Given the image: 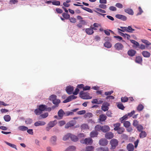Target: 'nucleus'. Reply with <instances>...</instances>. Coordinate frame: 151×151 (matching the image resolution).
I'll return each mask as SVG.
<instances>
[{"label":"nucleus","mask_w":151,"mask_h":151,"mask_svg":"<svg viewBox=\"0 0 151 151\" xmlns=\"http://www.w3.org/2000/svg\"><path fill=\"white\" fill-rule=\"evenodd\" d=\"M46 105L44 104L40 105L38 109H35L34 113L36 115H39L42 113L43 111H45L46 109Z\"/></svg>","instance_id":"f257e3e1"},{"label":"nucleus","mask_w":151,"mask_h":151,"mask_svg":"<svg viewBox=\"0 0 151 151\" xmlns=\"http://www.w3.org/2000/svg\"><path fill=\"white\" fill-rule=\"evenodd\" d=\"M80 142L82 144L91 145L93 143V140L91 138L88 137L81 140Z\"/></svg>","instance_id":"f03ea898"},{"label":"nucleus","mask_w":151,"mask_h":151,"mask_svg":"<svg viewBox=\"0 0 151 151\" xmlns=\"http://www.w3.org/2000/svg\"><path fill=\"white\" fill-rule=\"evenodd\" d=\"M110 143L111 146V149H114L118 145V141L116 139H113L111 140Z\"/></svg>","instance_id":"7ed1b4c3"},{"label":"nucleus","mask_w":151,"mask_h":151,"mask_svg":"<svg viewBox=\"0 0 151 151\" xmlns=\"http://www.w3.org/2000/svg\"><path fill=\"white\" fill-rule=\"evenodd\" d=\"M76 121L75 120L70 121L65 124V128L66 129H68L70 127H73L76 124Z\"/></svg>","instance_id":"20e7f679"},{"label":"nucleus","mask_w":151,"mask_h":151,"mask_svg":"<svg viewBox=\"0 0 151 151\" xmlns=\"http://www.w3.org/2000/svg\"><path fill=\"white\" fill-rule=\"evenodd\" d=\"M109 106L110 104L109 103L107 102H104L103 103L101 109L104 111H106L108 110Z\"/></svg>","instance_id":"39448f33"},{"label":"nucleus","mask_w":151,"mask_h":151,"mask_svg":"<svg viewBox=\"0 0 151 151\" xmlns=\"http://www.w3.org/2000/svg\"><path fill=\"white\" fill-rule=\"evenodd\" d=\"M77 98L76 96L74 95H71L69 96L63 102V103H65L71 101L72 99H76Z\"/></svg>","instance_id":"423d86ee"},{"label":"nucleus","mask_w":151,"mask_h":151,"mask_svg":"<svg viewBox=\"0 0 151 151\" xmlns=\"http://www.w3.org/2000/svg\"><path fill=\"white\" fill-rule=\"evenodd\" d=\"M73 87L71 86H68L66 88V91L67 93L69 94H72L73 93Z\"/></svg>","instance_id":"0eeeda50"},{"label":"nucleus","mask_w":151,"mask_h":151,"mask_svg":"<svg viewBox=\"0 0 151 151\" xmlns=\"http://www.w3.org/2000/svg\"><path fill=\"white\" fill-rule=\"evenodd\" d=\"M108 142L105 138H102L99 141V143L100 145L102 146H106L108 144Z\"/></svg>","instance_id":"6e6552de"},{"label":"nucleus","mask_w":151,"mask_h":151,"mask_svg":"<svg viewBox=\"0 0 151 151\" xmlns=\"http://www.w3.org/2000/svg\"><path fill=\"white\" fill-rule=\"evenodd\" d=\"M116 50H122L124 48L123 45L120 43H117L115 44L114 46Z\"/></svg>","instance_id":"1a4fd4ad"},{"label":"nucleus","mask_w":151,"mask_h":151,"mask_svg":"<svg viewBox=\"0 0 151 151\" xmlns=\"http://www.w3.org/2000/svg\"><path fill=\"white\" fill-rule=\"evenodd\" d=\"M57 137L56 136H52L50 139L51 143L53 145H55L56 144V141L57 140Z\"/></svg>","instance_id":"9d476101"},{"label":"nucleus","mask_w":151,"mask_h":151,"mask_svg":"<svg viewBox=\"0 0 151 151\" xmlns=\"http://www.w3.org/2000/svg\"><path fill=\"white\" fill-rule=\"evenodd\" d=\"M115 17L116 18L121 19L123 21H125L127 20V18L126 17L123 15L117 14L116 15Z\"/></svg>","instance_id":"9b49d317"},{"label":"nucleus","mask_w":151,"mask_h":151,"mask_svg":"<svg viewBox=\"0 0 151 151\" xmlns=\"http://www.w3.org/2000/svg\"><path fill=\"white\" fill-rule=\"evenodd\" d=\"M114 137V134L112 132L106 133L105 134V137L107 139H110Z\"/></svg>","instance_id":"f8f14e48"},{"label":"nucleus","mask_w":151,"mask_h":151,"mask_svg":"<svg viewBox=\"0 0 151 151\" xmlns=\"http://www.w3.org/2000/svg\"><path fill=\"white\" fill-rule=\"evenodd\" d=\"M107 118V116L105 114H101L99 116L98 120L99 122H104L106 120Z\"/></svg>","instance_id":"ddd939ff"},{"label":"nucleus","mask_w":151,"mask_h":151,"mask_svg":"<svg viewBox=\"0 0 151 151\" xmlns=\"http://www.w3.org/2000/svg\"><path fill=\"white\" fill-rule=\"evenodd\" d=\"M46 124V123L44 121H38L35 122L34 123V125L36 127L40 126H44Z\"/></svg>","instance_id":"4468645a"},{"label":"nucleus","mask_w":151,"mask_h":151,"mask_svg":"<svg viewBox=\"0 0 151 151\" xmlns=\"http://www.w3.org/2000/svg\"><path fill=\"white\" fill-rule=\"evenodd\" d=\"M110 130V128L109 126L106 125L102 126L101 131L104 133H106Z\"/></svg>","instance_id":"2eb2a0df"},{"label":"nucleus","mask_w":151,"mask_h":151,"mask_svg":"<svg viewBox=\"0 0 151 151\" xmlns=\"http://www.w3.org/2000/svg\"><path fill=\"white\" fill-rule=\"evenodd\" d=\"M136 52L135 50L133 49H130L128 51L127 54L129 56L133 57L135 55Z\"/></svg>","instance_id":"dca6fc26"},{"label":"nucleus","mask_w":151,"mask_h":151,"mask_svg":"<svg viewBox=\"0 0 151 151\" xmlns=\"http://www.w3.org/2000/svg\"><path fill=\"white\" fill-rule=\"evenodd\" d=\"M130 40L131 42L134 44L132 46L133 47L137 48L139 46V43L135 40Z\"/></svg>","instance_id":"f3484780"},{"label":"nucleus","mask_w":151,"mask_h":151,"mask_svg":"<svg viewBox=\"0 0 151 151\" xmlns=\"http://www.w3.org/2000/svg\"><path fill=\"white\" fill-rule=\"evenodd\" d=\"M127 148L129 151H133L134 149L133 145L131 143L128 144L127 145Z\"/></svg>","instance_id":"a211bd4d"},{"label":"nucleus","mask_w":151,"mask_h":151,"mask_svg":"<svg viewBox=\"0 0 151 151\" xmlns=\"http://www.w3.org/2000/svg\"><path fill=\"white\" fill-rule=\"evenodd\" d=\"M70 138L72 141L74 142H77L78 139V137L77 136L71 134Z\"/></svg>","instance_id":"6ab92c4d"},{"label":"nucleus","mask_w":151,"mask_h":151,"mask_svg":"<svg viewBox=\"0 0 151 151\" xmlns=\"http://www.w3.org/2000/svg\"><path fill=\"white\" fill-rule=\"evenodd\" d=\"M143 56L145 58H149L150 56V52L145 51H143L142 52Z\"/></svg>","instance_id":"aec40b11"},{"label":"nucleus","mask_w":151,"mask_h":151,"mask_svg":"<svg viewBox=\"0 0 151 151\" xmlns=\"http://www.w3.org/2000/svg\"><path fill=\"white\" fill-rule=\"evenodd\" d=\"M142 61V59L141 57L137 56L136 58L135 62L136 63L140 64Z\"/></svg>","instance_id":"412c9836"},{"label":"nucleus","mask_w":151,"mask_h":151,"mask_svg":"<svg viewBox=\"0 0 151 151\" xmlns=\"http://www.w3.org/2000/svg\"><path fill=\"white\" fill-rule=\"evenodd\" d=\"M57 123L56 120L50 121L47 124L51 128L55 126Z\"/></svg>","instance_id":"4be33fe9"},{"label":"nucleus","mask_w":151,"mask_h":151,"mask_svg":"<svg viewBox=\"0 0 151 151\" xmlns=\"http://www.w3.org/2000/svg\"><path fill=\"white\" fill-rule=\"evenodd\" d=\"M98 134V132L95 130L91 132L90 133V136L91 137H96L97 136Z\"/></svg>","instance_id":"5701e85b"},{"label":"nucleus","mask_w":151,"mask_h":151,"mask_svg":"<svg viewBox=\"0 0 151 151\" xmlns=\"http://www.w3.org/2000/svg\"><path fill=\"white\" fill-rule=\"evenodd\" d=\"M91 27H90V28H87L85 30L86 33L89 35H91L92 34L93 32V31L92 29H91Z\"/></svg>","instance_id":"b1692460"},{"label":"nucleus","mask_w":151,"mask_h":151,"mask_svg":"<svg viewBox=\"0 0 151 151\" xmlns=\"http://www.w3.org/2000/svg\"><path fill=\"white\" fill-rule=\"evenodd\" d=\"M124 10L125 12L128 14L130 15H132L134 14L133 11L131 9L129 8L125 9H124Z\"/></svg>","instance_id":"393cba45"},{"label":"nucleus","mask_w":151,"mask_h":151,"mask_svg":"<svg viewBox=\"0 0 151 151\" xmlns=\"http://www.w3.org/2000/svg\"><path fill=\"white\" fill-rule=\"evenodd\" d=\"M76 149V147L75 146H70L65 150V151H75Z\"/></svg>","instance_id":"a878e982"},{"label":"nucleus","mask_w":151,"mask_h":151,"mask_svg":"<svg viewBox=\"0 0 151 151\" xmlns=\"http://www.w3.org/2000/svg\"><path fill=\"white\" fill-rule=\"evenodd\" d=\"M40 115L39 119H42L45 118L47 117L48 116V114L47 112H46L43 114H41Z\"/></svg>","instance_id":"bb28decb"},{"label":"nucleus","mask_w":151,"mask_h":151,"mask_svg":"<svg viewBox=\"0 0 151 151\" xmlns=\"http://www.w3.org/2000/svg\"><path fill=\"white\" fill-rule=\"evenodd\" d=\"M58 116L61 117V119L62 118L64 115H65V112L62 109H60L58 111Z\"/></svg>","instance_id":"cd10ccee"},{"label":"nucleus","mask_w":151,"mask_h":151,"mask_svg":"<svg viewBox=\"0 0 151 151\" xmlns=\"http://www.w3.org/2000/svg\"><path fill=\"white\" fill-rule=\"evenodd\" d=\"M18 129L20 131H24L27 130L28 129V128L27 127L25 126H21L19 127H18Z\"/></svg>","instance_id":"c85d7f7f"},{"label":"nucleus","mask_w":151,"mask_h":151,"mask_svg":"<svg viewBox=\"0 0 151 151\" xmlns=\"http://www.w3.org/2000/svg\"><path fill=\"white\" fill-rule=\"evenodd\" d=\"M147 134L145 131H142L139 134V137L140 138H143L146 137Z\"/></svg>","instance_id":"c756f323"},{"label":"nucleus","mask_w":151,"mask_h":151,"mask_svg":"<svg viewBox=\"0 0 151 151\" xmlns=\"http://www.w3.org/2000/svg\"><path fill=\"white\" fill-rule=\"evenodd\" d=\"M94 129L97 132L101 131L102 126L100 124L97 125L95 126Z\"/></svg>","instance_id":"7c9ffc66"},{"label":"nucleus","mask_w":151,"mask_h":151,"mask_svg":"<svg viewBox=\"0 0 151 151\" xmlns=\"http://www.w3.org/2000/svg\"><path fill=\"white\" fill-rule=\"evenodd\" d=\"M117 107L119 109L122 110H124L125 108V107L124 106L123 104L120 102L118 103Z\"/></svg>","instance_id":"2f4dec72"},{"label":"nucleus","mask_w":151,"mask_h":151,"mask_svg":"<svg viewBox=\"0 0 151 151\" xmlns=\"http://www.w3.org/2000/svg\"><path fill=\"white\" fill-rule=\"evenodd\" d=\"M124 126L126 128H128L130 125L131 124L129 121H123Z\"/></svg>","instance_id":"473e14b6"},{"label":"nucleus","mask_w":151,"mask_h":151,"mask_svg":"<svg viewBox=\"0 0 151 151\" xmlns=\"http://www.w3.org/2000/svg\"><path fill=\"white\" fill-rule=\"evenodd\" d=\"M128 116L127 114H125L123 117L120 118V120L121 123H123L124 120H126L128 119Z\"/></svg>","instance_id":"72a5a7b5"},{"label":"nucleus","mask_w":151,"mask_h":151,"mask_svg":"<svg viewBox=\"0 0 151 151\" xmlns=\"http://www.w3.org/2000/svg\"><path fill=\"white\" fill-rule=\"evenodd\" d=\"M4 119L5 121L6 122H8L11 120V117L9 115H6L4 116Z\"/></svg>","instance_id":"f704fd0d"},{"label":"nucleus","mask_w":151,"mask_h":151,"mask_svg":"<svg viewBox=\"0 0 151 151\" xmlns=\"http://www.w3.org/2000/svg\"><path fill=\"white\" fill-rule=\"evenodd\" d=\"M4 142H5V143L7 145L9 146H10V147H12L13 148H15V149H16V150H17V147H16V146L15 145H14V144H11V143H10L6 141H4Z\"/></svg>","instance_id":"c9c22d12"},{"label":"nucleus","mask_w":151,"mask_h":151,"mask_svg":"<svg viewBox=\"0 0 151 151\" xmlns=\"http://www.w3.org/2000/svg\"><path fill=\"white\" fill-rule=\"evenodd\" d=\"M62 15L63 18L66 19H69L70 18V15L68 13L64 12L63 13Z\"/></svg>","instance_id":"e433bc0d"},{"label":"nucleus","mask_w":151,"mask_h":151,"mask_svg":"<svg viewBox=\"0 0 151 151\" xmlns=\"http://www.w3.org/2000/svg\"><path fill=\"white\" fill-rule=\"evenodd\" d=\"M104 46L107 48H110L111 47V44L109 42H106L104 44Z\"/></svg>","instance_id":"4c0bfd02"},{"label":"nucleus","mask_w":151,"mask_h":151,"mask_svg":"<svg viewBox=\"0 0 151 151\" xmlns=\"http://www.w3.org/2000/svg\"><path fill=\"white\" fill-rule=\"evenodd\" d=\"M85 93L83 91H81L80 93V97L83 99H90L91 97L89 98H85V96H81L85 94Z\"/></svg>","instance_id":"58836bf2"},{"label":"nucleus","mask_w":151,"mask_h":151,"mask_svg":"<svg viewBox=\"0 0 151 151\" xmlns=\"http://www.w3.org/2000/svg\"><path fill=\"white\" fill-rule=\"evenodd\" d=\"M32 122V120L30 118H27L26 119L25 122L27 124H30Z\"/></svg>","instance_id":"ea45409f"},{"label":"nucleus","mask_w":151,"mask_h":151,"mask_svg":"<svg viewBox=\"0 0 151 151\" xmlns=\"http://www.w3.org/2000/svg\"><path fill=\"white\" fill-rule=\"evenodd\" d=\"M70 133H68L65 135L63 137V140L64 141H65L68 140L69 138H70Z\"/></svg>","instance_id":"a19ab883"},{"label":"nucleus","mask_w":151,"mask_h":151,"mask_svg":"<svg viewBox=\"0 0 151 151\" xmlns=\"http://www.w3.org/2000/svg\"><path fill=\"white\" fill-rule=\"evenodd\" d=\"M81 8L91 13L93 12V11L91 9L89 8L86 7H81Z\"/></svg>","instance_id":"79ce46f5"},{"label":"nucleus","mask_w":151,"mask_h":151,"mask_svg":"<svg viewBox=\"0 0 151 151\" xmlns=\"http://www.w3.org/2000/svg\"><path fill=\"white\" fill-rule=\"evenodd\" d=\"M52 101V103L56 105L57 106L58 104L60 103V101L59 99H56L55 100H53Z\"/></svg>","instance_id":"37998d69"},{"label":"nucleus","mask_w":151,"mask_h":151,"mask_svg":"<svg viewBox=\"0 0 151 151\" xmlns=\"http://www.w3.org/2000/svg\"><path fill=\"white\" fill-rule=\"evenodd\" d=\"M57 96L55 94H52L49 97V99L50 101H53V100H55L56 99Z\"/></svg>","instance_id":"c03bdc74"},{"label":"nucleus","mask_w":151,"mask_h":151,"mask_svg":"<svg viewBox=\"0 0 151 151\" xmlns=\"http://www.w3.org/2000/svg\"><path fill=\"white\" fill-rule=\"evenodd\" d=\"M128 100V98L127 96L124 97H122L121 98V101L122 102L125 103Z\"/></svg>","instance_id":"a18cd8bd"},{"label":"nucleus","mask_w":151,"mask_h":151,"mask_svg":"<svg viewBox=\"0 0 151 151\" xmlns=\"http://www.w3.org/2000/svg\"><path fill=\"white\" fill-rule=\"evenodd\" d=\"M127 32L130 33H132L133 31L135 30L134 29L132 28L131 26H130L127 27Z\"/></svg>","instance_id":"49530a36"},{"label":"nucleus","mask_w":151,"mask_h":151,"mask_svg":"<svg viewBox=\"0 0 151 151\" xmlns=\"http://www.w3.org/2000/svg\"><path fill=\"white\" fill-rule=\"evenodd\" d=\"M144 108L143 106L141 104L139 105L137 107V110L139 111H142Z\"/></svg>","instance_id":"de8ad7c7"},{"label":"nucleus","mask_w":151,"mask_h":151,"mask_svg":"<svg viewBox=\"0 0 151 151\" xmlns=\"http://www.w3.org/2000/svg\"><path fill=\"white\" fill-rule=\"evenodd\" d=\"M141 41L143 43L146 44V45H150L151 43L149 42L148 40H142Z\"/></svg>","instance_id":"09e8293b"},{"label":"nucleus","mask_w":151,"mask_h":151,"mask_svg":"<svg viewBox=\"0 0 151 151\" xmlns=\"http://www.w3.org/2000/svg\"><path fill=\"white\" fill-rule=\"evenodd\" d=\"M52 4L56 6H60V2L59 1H53L52 2Z\"/></svg>","instance_id":"8fccbe9b"},{"label":"nucleus","mask_w":151,"mask_h":151,"mask_svg":"<svg viewBox=\"0 0 151 151\" xmlns=\"http://www.w3.org/2000/svg\"><path fill=\"white\" fill-rule=\"evenodd\" d=\"M124 128H119L117 132L119 134H122L124 132Z\"/></svg>","instance_id":"3c124183"},{"label":"nucleus","mask_w":151,"mask_h":151,"mask_svg":"<svg viewBox=\"0 0 151 151\" xmlns=\"http://www.w3.org/2000/svg\"><path fill=\"white\" fill-rule=\"evenodd\" d=\"M81 128L82 129L88 128V126L86 124H84L81 125Z\"/></svg>","instance_id":"603ef678"},{"label":"nucleus","mask_w":151,"mask_h":151,"mask_svg":"<svg viewBox=\"0 0 151 151\" xmlns=\"http://www.w3.org/2000/svg\"><path fill=\"white\" fill-rule=\"evenodd\" d=\"M122 138L123 139H124L125 140H128V137L127 135L124 134H122Z\"/></svg>","instance_id":"864d4df0"},{"label":"nucleus","mask_w":151,"mask_h":151,"mask_svg":"<svg viewBox=\"0 0 151 151\" xmlns=\"http://www.w3.org/2000/svg\"><path fill=\"white\" fill-rule=\"evenodd\" d=\"M73 114V112L71 111H66L65 112V116H68L69 115H72Z\"/></svg>","instance_id":"5fc2aeb1"},{"label":"nucleus","mask_w":151,"mask_h":151,"mask_svg":"<svg viewBox=\"0 0 151 151\" xmlns=\"http://www.w3.org/2000/svg\"><path fill=\"white\" fill-rule=\"evenodd\" d=\"M112 113L110 110L107 111L106 112V115L109 117H112Z\"/></svg>","instance_id":"6e6d98bb"},{"label":"nucleus","mask_w":151,"mask_h":151,"mask_svg":"<svg viewBox=\"0 0 151 151\" xmlns=\"http://www.w3.org/2000/svg\"><path fill=\"white\" fill-rule=\"evenodd\" d=\"M66 123V122L64 120H61L59 121L58 122V124H59V125L60 126H62L64 125Z\"/></svg>","instance_id":"4d7b16f0"},{"label":"nucleus","mask_w":151,"mask_h":151,"mask_svg":"<svg viewBox=\"0 0 151 151\" xmlns=\"http://www.w3.org/2000/svg\"><path fill=\"white\" fill-rule=\"evenodd\" d=\"M137 130L139 132H141L142 131V130L143 129V127L141 125H139L137 126L136 127Z\"/></svg>","instance_id":"13d9d810"},{"label":"nucleus","mask_w":151,"mask_h":151,"mask_svg":"<svg viewBox=\"0 0 151 151\" xmlns=\"http://www.w3.org/2000/svg\"><path fill=\"white\" fill-rule=\"evenodd\" d=\"M69 19L70 21V22L71 23H74L76 22V19L74 17L70 18Z\"/></svg>","instance_id":"bf43d9fd"},{"label":"nucleus","mask_w":151,"mask_h":151,"mask_svg":"<svg viewBox=\"0 0 151 151\" xmlns=\"http://www.w3.org/2000/svg\"><path fill=\"white\" fill-rule=\"evenodd\" d=\"M99 6L100 8L102 9H106L107 8L106 5L101 4H99Z\"/></svg>","instance_id":"052dcab7"},{"label":"nucleus","mask_w":151,"mask_h":151,"mask_svg":"<svg viewBox=\"0 0 151 151\" xmlns=\"http://www.w3.org/2000/svg\"><path fill=\"white\" fill-rule=\"evenodd\" d=\"M138 9L139 10V12L137 13L136 15L137 16L141 15L143 12V11L140 7H139Z\"/></svg>","instance_id":"680f3d73"},{"label":"nucleus","mask_w":151,"mask_h":151,"mask_svg":"<svg viewBox=\"0 0 151 151\" xmlns=\"http://www.w3.org/2000/svg\"><path fill=\"white\" fill-rule=\"evenodd\" d=\"M101 151H108L109 149L107 147H101L100 148Z\"/></svg>","instance_id":"e2e57ef3"},{"label":"nucleus","mask_w":151,"mask_h":151,"mask_svg":"<svg viewBox=\"0 0 151 151\" xmlns=\"http://www.w3.org/2000/svg\"><path fill=\"white\" fill-rule=\"evenodd\" d=\"M109 9L112 11H115L116 10V8L114 6H110L109 8Z\"/></svg>","instance_id":"0e129e2a"},{"label":"nucleus","mask_w":151,"mask_h":151,"mask_svg":"<svg viewBox=\"0 0 151 151\" xmlns=\"http://www.w3.org/2000/svg\"><path fill=\"white\" fill-rule=\"evenodd\" d=\"M86 111L84 110H81L77 112V113L78 115H82L86 113Z\"/></svg>","instance_id":"69168bd1"},{"label":"nucleus","mask_w":151,"mask_h":151,"mask_svg":"<svg viewBox=\"0 0 151 151\" xmlns=\"http://www.w3.org/2000/svg\"><path fill=\"white\" fill-rule=\"evenodd\" d=\"M92 116V114L90 112L87 113H86L85 115V116H86V117H88L89 118H90V117H91Z\"/></svg>","instance_id":"338daca9"},{"label":"nucleus","mask_w":151,"mask_h":151,"mask_svg":"<svg viewBox=\"0 0 151 151\" xmlns=\"http://www.w3.org/2000/svg\"><path fill=\"white\" fill-rule=\"evenodd\" d=\"M135 111L134 110L132 111L131 112L128 113L127 114L128 116L129 117H132V116L134 114Z\"/></svg>","instance_id":"774afa93"}]
</instances>
